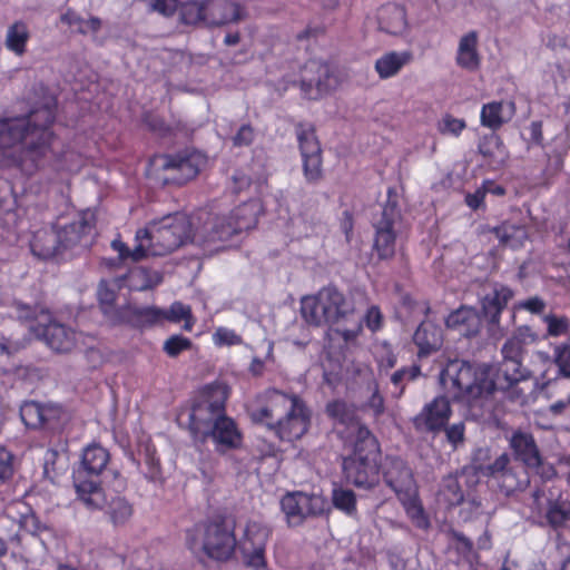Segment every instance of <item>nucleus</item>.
<instances>
[{
  "mask_svg": "<svg viewBox=\"0 0 570 570\" xmlns=\"http://www.w3.org/2000/svg\"><path fill=\"white\" fill-rule=\"evenodd\" d=\"M55 120L56 106L51 105L22 116L0 117V168L16 169L27 177L43 169L78 170L80 154L55 134Z\"/></svg>",
  "mask_w": 570,
  "mask_h": 570,
  "instance_id": "obj_1",
  "label": "nucleus"
},
{
  "mask_svg": "<svg viewBox=\"0 0 570 570\" xmlns=\"http://www.w3.org/2000/svg\"><path fill=\"white\" fill-rule=\"evenodd\" d=\"M248 414L256 424H262L285 442L299 440L309 429L311 412L296 394L276 389L266 390L248 405Z\"/></svg>",
  "mask_w": 570,
  "mask_h": 570,
  "instance_id": "obj_2",
  "label": "nucleus"
},
{
  "mask_svg": "<svg viewBox=\"0 0 570 570\" xmlns=\"http://www.w3.org/2000/svg\"><path fill=\"white\" fill-rule=\"evenodd\" d=\"M191 234V225L185 215L175 213L151 220L135 235L132 249L118 236L111 242V248L118 253L121 262H140L149 256H165L184 245Z\"/></svg>",
  "mask_w": 570,
  "mask_h": 570,
  "instance_id": "obj_3",
  "label": "nucleus"
},
{
  "mask_svg": "<svg viewBox=\"0 0 570 570\" xmlns=\"http://www.w3.org/2000/svg\"><path fill=\"white\" fill-rule=\"evenodd\" d=\"M301 314L309 325H328L345 343L355 341L363 328L362 321L356 317L354 299L334 285L324 286L317 294L303 297Z\"/></svg>",
  "mask_w": 570,
  "mask_h": 570,
  "instance_id": "obj_4",
  "label": "nucleus"
},
{
  "mask_svg": "<svg viewBox=\"0 0 570 570\" xmlns=\"http://www.w3.org/2000/svg\"><path fill=\"white\" fill-rule=\"evenodd\" d=\"M440 382L452 400L469 409L474 416L482 415L485 403L498 389L488 366L460 358L446 362L440 373Z\"/></svg>",
  "mask_w": 570,
  "mask_h": 570,
  "instance_id": "obj_5",
  "label": "nucleus"
},
{
  "mask_svg": "<svg viewBox=\"0 0 570 570\" xmlns=\"http://www.w3.org/2000/svg\"><path fill=\"white\" fill-rule=\"evenodd\" d=\"M539 334L530 325H520L513 330L503 343L502 356L497 372V387L505 391L511 401H524V395L518 384L531 377V371L524 365L527 347L539 342Z\"/></svg>",
  "mask_w": 570,
  "mask_h": 570,
  "instance_id": "obj_6",
  "label": "nucleus"
},
{
  "mask_svg": "<svg viewBox=\"0 0 570 570\" xmlns=\"http://www.w3.org/2000/svg\"><path fill=\"white\" fill-rule=\"evenodd\" d=\"M185 544L195 558L225 562L232 559L237 547L235 522L225 515L198 522L185 532Z\"/></svg>",
  "mask_w": 570,
  "mask_h": 570,
  "instance_id": "obj_7",
  "label": "nucleus"
},
{
  "mask_svg": "<svg viewBox=\"0 0 570 570\" xmlns=\"http://www.w3.org/2000/svg\"><path fill=\"white\" fill-rule=\"evenodd\" d=\"M351 453L343 458L346 481L360 489H372L380 481L382 451L371 430H361L357 441L344 444Z\"/></svg>",
  "mask_w": 570,
  "mask_h": 570,
  "instance_id": "obj_8",
  "label": "nucleus"
},
{
  "mask_svg": "<svg viewBox=\"0 0 570 570\" xmlns=\"http://www.w3.org/2000/svg\"><path fill=\"white\" fill-rule=\"evenodd\" d=\"M110 459L109 451L98 443L88 444L82 450L73 483L79 499L87 507H102L106 503V492L98 478L108 469Z\"/></svg>",
  "mask_w": 570,
  "mask_h": 570,
  "instance_id": "obj_9",
  "label": "nucleus"
},
{
  "mask_svg": "<svg viewBox=\"0 0 570 570\" xmlns=\"http://www.w3.org/2000/svg\"><path fill=\"white\" fill-rule=\"evenodd\" d=\"M229 396V387L223 382H212L203 386L191 403L188 430L197 442L212 426V422L224 414Z\"/></svg>",
  "mask_w": 570,
  "mask_h": 570,
  "instance_id": "obj_10",
  "label": "nucleus"
},
{
  "mask_svg": "<svg viewBox=\"0 0 570 570\" xmlns=\"http://www.w3.org/2000/svg\"><path fill=\"white\" fill-rule=\"evenodd\" d=\"M384 481L395 492L413 525L428 530L431 527L430 518L417 492L411 489L414 479L407 464L401 459L392 460L391 466L384 472Z\"/></svg>",
  "mask_w": 570,
  "mask_h": 570,
  "instance_id": "obj_11",
  "label": "nucleus"
},
{
  "mask_svg": "<svg viewBox=\"0 0 570 570\" xmlns=\"http://www.w3.org/2000/svg\"><path fill=\"white\" fill-rule=\"evenodd\" d=\"M153 163L159 170L158 179L163 185L183 186L198 176L207 163V157L198 150L185 149L158 155Z\"/></svg>",
  "mask_w": 570,
  "mask_h": 570,
  "instance_id": "obj_12",
  "label": "nucleus"
},
{
  "mask_svg": "<svg viewBox=\"0 0 570 570\" xmlns=\"http://www.w3.org/2000/svg\"><path fill=\"white\" fill-rule=\"evenodd\" d=\"M401 219L397 194L393 187L387 189V199L381 213V218L374 223L375 237L373 248L379 259H391L395 254V223Z\"/></svg>",
  "mask_w": 570,
  "mask_h": 570,
  "instance_id": "obj_13",
  "label": "nucleus"
},
{
  "mask_svg": "<svg viewBox=\"0 0 570 570\" xmlns=\"http://www.w3.org/2000/svg\"><path fill=\"white\" fill-rule=\"evenodd\" d=\"M482 473L493 479L505 495L523 491L530 484L528 469L522 465H512L507 453H502L492 463L483 466Z\"/></svg>",
  "mask_w": 570,
  "mask_h": 570,
  "instance_id": "obj_14",
  "label": "nucleus"
},
{
  "mask_svg": "<svg viewBox=\"0 0 570 570\" xmlns=\"http://www.w3.org/2000/svg\"><path fill=\"white\" fill-rule=\"evenodd\" d=\"M271 533V529L259 521L249 520L246 523L237 546L247 567L254 570L266 569L267 560L265 552Z\"/></svg>",
  "mask_w": 570,
  "mask_h": 570,
  "instance_id": "obj_15",
  "label": "nucleus"
},
{
  "mask_svg": "<svg viewBox=\"0 0 570 570\" xmlns=\"http://www.w3.org/2000/svg\"><path fill=\"white\" fill-rule=\"evenodd\" d=\"M262 206L258 200L249 199L235 207L229 215L217 217L213 232L217 238L225 240L242 232L255 228Z\"/></svg>",
  "mask_w": 570,
  "mask_h": 570,
  "instance_id": "obj_16",
  "label": "nucleus"
},
{
  "mask_svg": "<svg viewBox=\"0 0 570 570\" xmlns=\"http://www.w3.org/2000/svg\"><path fill=\"white\" fill-rule=\"evenodd\" d=\"M62 250L88 246L96 235L97 217L90 209L80 210L70 222L55 224Z\"/></svg>",
  "mask_w": 570,
  "mask_h": 570,
  "instance_id": "obj_17",
  "label": "nucleus"
},
{
  "mask_svg": "<svg viewBox=\"0 0 570 570\" xmlns=\"http://www.w3.org/2000/svg\"><path fill=\"white\" fill-rule=\"evenodd\" d=\"M509 445L517 461H520L527 469H532L542 476L550 479L556 474L552 465H546L544 459L535 442L534 436L521 430L513 431Z\"/></svg>",
  "mask_w": 570,
  "mask_h": 570,
  "instance_id": "obj_18",
  "label": "nucleus"
},
{
  "mask_svg": "<svg viewBox=\"0 0 570 570\" xmlns=\"http://www.w3.org/2000/svg\"><path fill=\"white\" fill-rule=\"evenodd\" d=\"M324 497L302 491L287 492L281 499V508L288 523L298 525L308 517H320L326 511Z\"/></svg>",
  "mask_w": 570,
  "mask_h": 570,
  "instance_id": "obj_19",
  "label": "nucleus"
},
{
  "mask_svg": "<svg viewBox=\"0 0 570 570\" xmlns=\"http://www.w3.org/2000/svg\"><path fill=\"white\" fill-rule=\"evenodd\" d=\"M296 135L303 159L305 179L311 184L318 183L323 177L322 149L311 124L299 122L296 126Z\"/></svg>",
  "mask_w": 570,
  "mask_h": 570,
  "instance_id": "obj_20",
  "label": "nucleus"
},
{
  "mask_svg": "<svg viewBox=\"0 0 570 570\" xmlns=\"http://www.w3.org/2000/svg\"><path fill=\"white\" fill-rule=\"evenodd\" d=\"M335 85L330 63L311 59L302 69L299 88L304 98L317 100L328 94Z\"/></svg>",
  "mask_w": 570,
  "mask_h": 570,
  "instance_id": "obj_21",
  "label": "nucleus"
},
{
  "mask_svg": "<svg viewBox=\"0 0 570 570\" xmlns=\"http://www.w3.org/2000/svg\"><path fill=\"white\" fill-rule=\"evenodd\" d=\"M451 415L452 407L449 399L439 395L422 407L412 419V424L419 433L438 435L446 428Z\"/></svg>",
  "mask_w": 570,
  "mask_h": 570,
  "instance_id": "obj_22",
  "label": "nucleus"
},
{
  "mask_svg": "<svg viewBox=\"0 0 570 570\" xmlns=\"http://www.w3.org/2000/svg\"><path fill=\"white\" fill-rule=\"evenodd\" d=\"M208 439L214 442L216 451L220 454L238 449L243 443V434L237 423L227 416L226 412L212 422V426L197 442L205 443Z\"/></svg>",
  "mask_w": 570,
  "mask_h": 570,
  "instance_id": "obj_23",
  "label": "nucleus"
},
{
  "mask_svg": "<svg viewBox=\"0 0 570 570\" xmlns=\"http://www.w3.org/2000/svg\"><path fill=\"white\" fill-rule=\"evenodd\" d=\"M326 414L337 424L344 425V430L340 431L344 444L357 441L361 430H370L361 422L356 411L342 400L327 403Z\"/></svg>",
  "mask_w": 570,
  "mask_h": 570,
  "instance_id": "obj_24",
  "label": "nucleus"
},
{
  "mask_svg": "<svg viewBox=\"0 0 570 570\" xmlns=\"http://www.w3.org/2000/svg\"><path fill=\"white\" fill-rule=\"evenodd\" d=\"M205 23L222 27L237 23L247 16L246 8L234 0H204Z\"/></svg>",
  "mask_w": 570,
  "mask_h": 570,
  "instance_id": "obj_25",
  "label": "nucleus"
},
{
  "mask_svg": "<svg viewBox=\"0 0 570 570\" xmlns=\"http://www.w3.org/2000/svg\"><path fill=\"white\" fill-rule=\"evenodd\" d=\"M33 332L46 344L58 353H68L76 346V332L58 322H49L45 325L32 326Z\"/></svg>",
  "mask_w": 570,
  "mask_h": 570,
  "instance_id": "obj_26",
  "label": "nucleus"
},
{
  "mask_svg": "<svg viewBox=\"0 0 570 570\" xmlns=\"http://www.w3.org/2000/svg\"><path fill=\"white\" fill-rule=\"evenodd\" d=\"M164 308L157 306H137L127 304L117 311L119 324H128L136 328H148L163 323Z\"/></svg>",
  "mask_w": 570,
  "mask_h": 570,
  "instance_id": "obj_27",
  "label": "nucleus"
},
{
  "mask_svg": "<svg viewBox=\"0 0 570 570\" xmlns=\"http://www.w3.org/2000/svg\"><path fill=\"white\" fill-rule=\"evenodd\" d=\"M413 343L417 347V358H426L441 350L443 331L439 325L423 321L413 334Z\"/></svg>",
  "mask_w": 570,
  "mask_h": 570,
  "instance_id": "obj_28",
  "label": "nucleus"
},
{
  "mask_svg": "<svg viewBox=\"0 0 570 570\" xmlns=\"http://www.w3.org/2000/svg\"><path fill=\"white\" fill-rule=\"evenodd\" d=\"M445 326L458 332L460 336L470 338L479 334L481 320L474 307L463 305L448 315Z\"/></svg>",
  "mask_w": 570,
  "mask_h": 570,
  "instance_id": "obj_29",
  "label": "nucleus"
},
{
  "mask_svg": "<svg viewBox=\"0 0 570 570\" xmlns=\"http://www.w3.org/2000/svg\"><path fill=\"white\" fill-rule=\"evenodd\" d=\"M514 292L507 285H495L492 292L481 299V311L484 317L492 325H498L503 311L513 298Z\"/></svg>",
  "mask_w": 570,
  "mask_h": 570,
  "instance_id": "obj_30",
  "label": "nucleus"
},
{
  "mask_svg": "<svg viewBox=\"0 0 570 570\" xmlns=\"http://www.w3.org/2000/svg\"><path fill=\"white\" fill-rule=\"evenodd\" d=\"M514 115L515 104L513 101H490L481 108L480 124L484 128L497 131L509 122Z\"/></svg>",
  "mask_w": 570,
  "mask_h": 570,
  "instance_id": "obj_31",
  "label": "nucleus"
},
{
  "mask_svg": "<svg viewBox=\"0 0 570 570\" xmlns=\"http://www.w3.org/2000/svg\"><path fill=\"white\" fill-rule=\"evenodd\" d=\"M377 22L381 31L399 36L407 27L406 10L397 3L383 4L377 11Z\"/></svg>",
  "mask_w": 570,
  "mask_h": 570,
  "instance_id": "obj_32",
  "label": "nucleus"
},
{
  "mask_svg": "<svg viewBox=\"0 0 570 570\" xmlns=\"http://www.w3.org/2000/svg\"><path fill=\"white\" fill-rule=\"evenodd\" d=\"M478 46L479 35L476 31L471 30L461 37L455 56V62L460 68L468 71H476L480 68L481 56Z\"/></svg>",
  "mask_w": 570,
  "mask_h": 570,
  "instance_id": "obj_33",
  "label": "nucleus"
},
{
  "mask_svg": "<svg viewBox=\"0 0 570 570\" xmlns=\"http://www.w3.org/2000/svg\"><path fill=\"white\" fill-rule=\"evenodd\" d=\"M31 253L42 259H50L62 252L56 225L51 229L41 228L30 240Z\"/></svg>",
  "mask_w": 570,
  "mask_h": 570,
  "instance_id": "obj_34",
  "label": "nucleus"
},
{
  "mask_svg": "<svg viewBox=\"0 0 570 570\" xmlns=\"http://www.w3.org/2000/svg\"><path fill=\"white\" fill-rule=\"evenodd\" d=\"M119 279L129 291L141 292L159 285L163 282V275L157 271L136 266L130 268L127 274L119 276Z\"/></svg>",
  "mask_w": 570,
  "mask_h": 570,
  "instance_id": "obj_35",
  "label": "nucleus"
},
{
  "mask_svg": "<svg viewBox=\"0 0 570 570\" xmlns=\"http://www.w3.org/2000/svg\"><path fill=\"white\" fill-rule=\"evenodd\" d=\"M412 60L413 53L410 50L389 51L376 59L374 69L380 79H389L396 76Z\"/></svg>",
  "mask_w": 570,
  "mask_h": 570,
  "instance_id": "obj_36",
  "label": "nucleus"
},
{
  "mask_svg": "<svg viewBox=\"0 0 570 570\" xmlns=\"http://www.w3.org/2000/svg\"><path fill=\"white\" fill-rule=\"evenodd\" d=\"M121 288H124V284H121L119 277L110 281L102 279L98 285L97 297L100 309L114 323H118L117 311H119L120 307L116 308L115 304L118 297V291Z\"/></svg>",
  "mask_w": 570,
  "mask_h": 570,
  "instance_id": "obj_37",
  "label": "nucleus"
},
{
  "mask_svg": "<svg viewBox=\"0 0 570 570\" xmlns=\"http://www.w3.org/2000/svg\"><path fill=\"white\" fill-rule=\"evenodd\" d=\"M95 510H105L110 522L115 527L125 525L134 514V508L129 501L121 495H108L102 507H89Z\"/></svg>",
  "mask_w": 570,
  "mask_h": 570,
  "instance_id": "obj_38",
  "label": "nucleus"
},
{
  "mask_svg": "<svg viewBox=\"0 0 570 570\" xmlns=\"http://www.w3.org/2000/svg\"><path fill=\"white\" fill-rule=\"evenodd\" d=\"M29 39L30 32L27 23L21 20L14 21L7 30L6 48L17 56H22L27 51Z\"/></svg>",
  "mask_w": 570,
  "mask_h": 570,
  "instance_id": "obj_39",
  "label": "nucleus"
},
{
  "mask_svg": "<svg viewBox=\"0 0 570 570\" xmlns=\"http://www.w3.org/2000/svg\"><path fill=\"white\" fill-rule=\"evenodd\" d=\"M547 523L558 533L570 528V503L551 501L546 511Z\"/></svg>",
  "mask_w": 570,
  "mask_h": 570,
  "instance_id": "obj_40",
  "label": "nucleus"
},
{
  "mask_svg": "<svg viewBox=\"0 0 570 570\" xmlns=\"http://www.w3.org/2000/svg\"><path fill=\"white\" fill-rule=\"evenodd\" d=\"M50 409L36 401H27L20 407V417L27 428L39 429L45 426L49 416Z\"/></svg>",
  "mask_w": 570,
  "mask_h": 570,
  "instance_id": "obj_41",
  "label": "nucleus"
},
{
  "mask_svg": "<svg viewBox=\"0 0 570 570\" xmlns=\"http://www.w3.org/2000/svg\"><path fill=\"white\" fill-rule=\"evenodd\" d=\"M181 321H184L183 330L186 332H191L196 320L189 305H185L179 301H175L168 308H164V324L166 322L177 324Z\"/></svg>",
  "mask_w": 570,
  "mask_h": 570,
  "instance_id": "obj_42",
  "label": "nucleus"
},
{
  "mask_svg": "<svg viewBox=\"0 0 570 570\" xmlns=\"http://www.w3.org/2000/svg\"><path fill=\"white\" fill-rule=\"evenodd\" d=\"M60 20L68 27L75 28L76 32L83 36L89 32L96 33L101 28V20L98 17H90L88 20H85L79 13L70 8L61 14Z\"/></svg>",
  "mask_w": 570,
  "mask_h": 570,
  "instance_id": "obj_43",
  "label": "nucleus"
},
{
  "mask_svg": "<svg viewBox=\"0 0 570 570\" xmlns=\"http://www.w3.org/2000/svg\"><path fill=\"white\" fill-rule=\"evenodd\" d=\"M180 22L188 26H194L199 22H205V6L204 0H190L178 4Z\"/></svg>",
  "mask_w": 570,
  "mask_h": 570,
  "instance_id": "obj_44",
  "label": "nucleus"
},
{
  "mask_svg": "<svg viewBox=\"0 0 570 570\" xmlns=\"http://www.w3.org/2000/svg\"><path fill=\"white\" fill-rule=\"evenodd\" d=\"M332 502L335 509L344 512L347 515H353L357 512L356 495L354 491L350 489H334L332 492Z\"/></svg>",
  "mask_w": 570,
  "mask_h": 570,
  "instance_id": "obj_45",
  "label": "nucleus"
},
{
  "mask_svg": "<svg viewBox=\"0 0 570 570\" xmlns=\"http://www.w3.org/2000/svg\"><path fill=\"white\" fill-rule=\"evenodd\" d=\"M542 322L547 325L548 337H559L570 333V318L566 315L550 313L542 317Z\"/></svg>",
  "mask_w": 570,
  "mask_h": 570,
  "instance_id": "obj_46",
  "label": "nucleus"
},
{
  "mask_svg": "<svg viewBox=\"0 0 570 570\" xmlns=\"http://www.w3.org/2000/svg\"><path fill=\"white\" fill-rule=\"evenodd\" d=\"M193 347V342L190 338L185 337L180 334H174L169 336L163 345V351L169 357H177L183 352L189 351Z\"/></svg>",
  "mask_w": 570,
  "mask_h": 570,
  "instance_id": "obj_47",
  "label": "nucleus"
},
{
  "mask_svg": "<svg viewBox=\"0 0 570 570\" xmlns=\"http://www.w3.org/2000/svg\"><path fill=\"white\" fill-rule=\"evenodd\" d=\"M553 363L560 376L570 379V344L561 343L554 346Z\"/></svg>",
  "mask_w": 570,
  "mask_h": 570,
  "instance_id": "obj_48",
  "label": "nucleus"
},
{
  "mask_svg": "<svg viewBox=\"0 0 570 570\" xmlns=\"http://www.w3.org/2000/svg\"><path fill=\"white\" fill-rule=\"evenodd\" d=\"M449 535L452 539L453 549L462 560L469 561L473 556V542L462 532L451 530Z\"/></svg>",
  "mask_w": 570,
  "mask_h": 570,
  "instance_id": "obj_49",
  "label": "nucleus"
},
{
  "mask_svg": "<svg viewBox=\"0 0 570 570\" xmlns=\"http://www.w3.org/2000/svg\"><path fill=\"white\" fill-rule=\"evenodd\" d=\"M213 343L217 347L240 345L243 337L232 328L219 326L213 334Z\"/></svg>",
  "mask_w": 570,
  "mask_h": 570,
  "instance_id": "obj_50",
  "label": "nucleus"
},
{
  "mask_svg": "<svg viewBox=\"0 0 570 570\" xmlns=\"http://www.w3.org/2000/svg\"><path fill=\"white\" fill-rule=\"evenodd\" d=\"M18 527L22 528L24 531L35 537H38L48 530V527L42 523L35 513L23 514L19 521Z\"/></svg>",
  "mask_w": 570,
  "mask_h": 570,
  "instance_id": "obj_51",
  "label": "nucleus"
},
{
  "mask_svg": "<svg viewBox=\"0 0 570 570\" xmlns=\"http://www.w3.org/2000/svg\"><path fill=\"white\" fill-rule=\"evenodd\" d=\"M14 456L4 446H0V482H6L13 476Z\"/></svg>",
  "mask_w": 570,
  "mask_h": 570,
  "instance_id": "obj_52",
  "label": "nucleus"
},
{
  "mask_svg": "<svg viewBox=\"0 0 570 570\" xmlns=\"http://www.w3.org/2000/svg\"><path fill=\"white\" fill-rule=\"evenodd\" d=\"M178 0H148L149 11L157 12L165 18L173 17L178 10Z\"/></svg>",
  "mask_w": 570,
  "mask_h": 570,
  "instance_id": "obj_53",
  "label": "nucleus"
},
{
  "mask_svg": "<svg viewBox=\"0 0 570 570\" xmlns=\"http://www.w3.org/2000/svg\"><path fill=\"white\" fill-rule=\"evenodd\" d=\"M365 326L372 332L376 333L383 327L384 317L381 308L377 305H372L366 309L363 317Z\"/></svg>",
  "mask_w": 570,
  "mask_h": 570,
  "instance_id": "obj_54",
  "label": "nucleus"
},
{
  "mask_svg": "<svg viewBox=\"0 0 570 570\" xmlns=\"http://www.w3.org/2000/svg\"><path fill=\"white\" fill-rule=\"evenodd\" d=\"M465 127L466 124L464 119L454 118L452 115L446 114L442 118V122L440 124L439 129L442 134H451L458 137L465 129Z\"/></svg>",
  "mask_w": 570,
  "mask_h": 570,
  "instance_id": "obj_55",
  "label": "nucleus"
},
{
  "mask_svg": "<svg viewBox=\"0 0 570 570\" xmlns=\"http://www.w3.org/2000/svg\"><path fill=\"white\" fill-rule=\"evenodd\" d=\"M442 432L445 433L446 441L453 446V449H456L459 444L464 442L465 425L463 422H458L451 425L448 423L446 428Z\"/></svg>",
  "mask_w": 570,
  "mask_h": 570,
  "instance_id": "obj_56",
  "label": "nucleus"
},
{
  "mask_svg": "<svg viewBox=\"0 0 570 570\" xmlns=\"http://www.w3.org/2000/svg\"><path fill=\"white\" fill-rule=\"evenodd\" d=\"M420 375H421V366L417 364H413L410 367H402V368L395 371L391 376V382L395 386H399L403 383V381L405 379H407L409 381H413L416 377H419Z\"/></svg>",
  "mask_w": 570,
  "mask_h": 570,
  "instance_id": "obj_57",
  "label": "nucleus"
},
{
  "mask_svg": "<svg viewBox=\"0 0 570 570\" xmlns=\"http://www.w3.org/2000/svg\"><path fill=\"white\" fill-rule=\"evenodd\" d=\"M546 302L539 296H532L518 303L517 307L540 315L546 309Z\"/></svg>",
  "mask_w": 570,
  "mask_h": 570,
  "instance_id": "obj_58",
  "label": "nucleus"
},
{
  "mask_svg": "<svg viewBox=\"0 0 570 570\" xmlns=\"http://www.w3.org/2000/svg\"><path fill=\"white\" fill-rule=\"evenodd\" d=\"M255 132L253 127L250 125H242L233 137V144L237 147L249 146L253 142Z\"/></svg>",
  "mask_w": 570,
  "mask_h": 570,
  "instance_id": "obj_59",
  "label": "nucleus"
},
{
  "mask_svg": "<svg viewBox=\"0 0 570 570\" xmlns=\"http://www.w3.org/2000/svg\"><path fill=\"white\" fill-rule=\"evenodd\" d=\"M146 464L148 465V478L153 481L157 480L161 474L160 460L156 456V450L146 451Z\"/></svg>",
  "mask_w": 570,
  "mask_h": 570,
  "instance_id": "obj_60",
  "label": "nucleus"
},
{
  "mask_svg": "<svg viewBox=\"0 0 570 570\" xmlns=\"http://www.w3.org/2000/svg\"><path fill=\"white\" fill-rule=\"evenodd\" d=\"M366 405L368 409L372 410L375 419H379L384 413L385 401H384V397L379 392L377 386H375V390L373 391L372 395L367 400Z\"/></svg>",
  "mask_w": 570,
  "mask_h": 570,
  "instance_id": "obj_61",
  "label": "nucleus"
},
{
  "mask_svg": "<svg viewBox=\"0 0 570 570\" xmlns=\"http://www.w3.org/2000/svg\"><path fill=\"white\" fill-rule=\"evenodd\" d=\"M502 145V140L499 136L491 135L485 136L479 144V153L483 157H492L493 156V147H499Z\"/></svg>",
  "mask_w": 570,
  "mask_h": 570,
  "instance_id": "obj_62",
  "label": "nucleus"
},
{
  "mask_svg": "<svg viewBox=\"0 0 570 570\" xmlns=\"http://www.w3.org/2000/svg\"><path fill=\"white\" fill-rule=\"evenodd\" d=\"M396 355L390 348H385L381 355L377 356V367L380 373H387L396 364Z\"/></svg>",
  "mask_w": 570,
  "mask_h": 570,
  "instance_id": "obj_63",
  "label": "nucleus"
},
{
  "mask_svg": "<svg viewBox=\"0 0 570 570\" xmlns=\"http://www.w3.org/2000/svg\"><path fill=\"white\" fill-rule=\"evenodd\" d=\"M59 459V452L55 449H48L45 453L43 458V472L47 476H50L51 474H57L58 468L56 466V463Z\"/></svg>",
  "mask_w": 570,
  "mask_h": 570,
  "instance_id": "obj_64",
  "label": "nucleus"
}]
</instances>
